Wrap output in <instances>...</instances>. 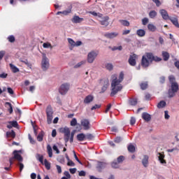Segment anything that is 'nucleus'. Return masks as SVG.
<instances>
[{
  "instance_id": "1",
  "label": "nucleus",
  "mask_w": 179,
  "mask_h": 179,
  "mask_svg": "<svg viewBox=\"0 0 179 179\" xmlns=\"http://www.w3.org/2000/svg\"><path fill=\"white\" fill-rule=\"evenodd\" d=\"M112 79L110 97H114L118 92L122 90V85L121 83L124 80V72L120 73L119 78H117V75H113Z\"/></svg>"
},
{
  "instance_id": "2",
  "label": "nucleus",
  "mask_w": 179,
  "mask_h": 179,
  "mask_svg": "<svg viewBox=\"0 0 179 179\" xmlns=\"http://www.w3.org/2000/svg\"><path fill=\"white\" fill-rule=\"evenodd\" d=\"M153 61H155V62H160L162 58L155 56L152 52H146L145 55L142 57L141 62V66H143V68H148L149 65H150Z\"/></svg>"
},
{
  "instance_id": "3",
  "label": "nucleus",
  "mask_w": 179,
  "mask_h": 179,
  "mask_svg": "<svg viewBox=\"0 0 179 179\" xmlns=\"http://www.w3.org/2000/svg\"><path fill=\"white\" fill-rule=\"evenodd\" d=\"M171 88L168 90V96L169 99H171L176 96V93L178 92V83L176 81V77L174 76H170L169 77Z\"/></svg>"
},
{
  "instance_id": "4",
  "label": "nucleus",
  "mask_w": 179,
  "mask_h": 179,
  "mask_svg": "<svg viewBox=\"0 0 179 179\" xmlns=\"http://www.w3.org/2000/svg\"><path fill=\"white\" fill-rule=\"evenodd\" d=\"M71 84L69 83H64L60 85L59 92L60 94L65 95L69 92Z\"/></svg>"
},
{
  "instance_id": "5",
  "label": "nucleus",
  "mask_w": 179,
  "mask_h": 179,
  "mask_svg": "<svg viewBox=\"0 0 179 179\" xmlns=\"http://www.w3.org/2000/svg\"><path fill=\"white\" fill-rule=\"evenodd\" d=\"M60 132L64 134V140L65 143L69 142V138L71 136V130L68 127H63L60 129Z\"/></svg>"
},
{
  "instance_id": "6",
  "label": "nucleus",
  "mask_w": 179,
  "mask_h": 179,
  "mask_svg": "<svg viewBox=\"0 0 179 179\" xmlns=\"http://www.w3.org/2000/svg\"><path fill=\"white\" fill-rule=\"evenodd\" d=\"M45 111L47 115V122L48 124H51L52 122V114H54L51 105H48L47 106Z\"/></svg>"
},
{
  "instance_id": "7",
  "label": "nucleus",
  "mask_w": 179,
  "mask_h": 179,
  "mask_svg": "<svg viewBox=\"0 0 179 179\" xmlns=\"http://www.w3.org/2000/svg\"><path fill=\"white\" fill-rule=\"evenodd\" d=\"M97 55H99V53L94 51L89 52L87 55V62H89V64H93L94 59L97 57Z\"/></svg>"
},
{
  "instance_id": "8",
  "label": "nucleus",
  "mask_w": 179,
  "mask_h": 179,
  "mask_svg": "<svg viewBox=\"0 0 179 179\" xmlns=\"http://www.w3.org/2000/svg\"><path fill=\"white\" fill-rule=\"evenodd\" d=\"M41 66L43 71H47L48 68H50V62L48 61V58L44 56L42 59Z\"/></svg>"
},
{
  "instance_id": "9",
  "label": "nucleus",
  "mask_w": 179,
  "mask_h": 179,
  "mask_svg": "<svg viewBox=\"0 0 179 179\" xmlns=\"http://www.w3.org/2000/svg\"><path fill=\"white\" fill-rule=\"evenodd\" d=\"M136 58H138V57L136 54L129 56L128 62L131 66H135L136 65Z\"/></svg>"
},
{
  "instance_id": "10",
  "label": "nucleus",
  "mask_w": 179,
  "mask_h": 179,
  "mask_svg": "<svg viewBox=\"0 0 179 179\" xmlns=\"http://www.w3.org/2000/svg\"><path fill=\"white\" fill-rule=\"evenodd\" d=\"M81 125L85 131L90 129V121L87 119H83L81 120Z\"/></svg>"
},
{
  "instance_id": "11",
  "label": "nucleus",
  "mask_w": 179,
  "mask_h": 179,
  "mask_svg": "<svg viewBox=\"0 0 179 179\" xmlns=\"http://www.w3.org/2000/svg\"><path fill=\"white\" fill-rule=\"evenodd\" d=\"M20 152H21L20 150V151L14 150L13 152V155L15 160H17L18 162H23V157L20 154H19L20 153Z\"/></svg>"
},
{
  "instance_id": "12",
  "label": "nucleus",
  "mask_w": 179,
  "mask_h": 179,
  "mask_svg": "<svg viewBox=\"0 0 179 179\" xmlns=\"http://www.w3.org/2000/svg\"><path fill=\"white\" fill-rule=\"evenodd\" d=\"M160 15L162 16V18L164 20H169L170 17L169 16V13H167V10L164 9H162L159 10Z\"/></svg>"
},
{
  "instance_id": "13",
  "label": "nucleus",
  "mask_w": 179,
  "mask_h": 179,
  "mask_svg": "<svg viewBox=\"0 0 179 179\" xmlns=\"http://www.w3.org/2000/svg\"><path fill=\"white\" fill-rule=\"evenodd\" d=\"M103 85L101 87V90L100 93H104V92H106V90H107V89L108 88V86H110V83L108 80H103Z\"/></svg>"
},
{
  "instance_id": "14",
  "label": "nucleus",
  "mask_w": 179,
  "mask_h": 179,
  "mask_svg": "<svg viewBox=\"0 0 179 179\" xmlns=\"http://www.w3.org/2000/svg\"><path fill=\"white\" fill-rule=\"evenodd\" d=\"M93 100H94V96H93L92 95H87L85 98L83 103L84 104H90V103H92Z\"/></svg>"
},
{
  "instance_id": "15",
  "label": "nucleus",
  "mask_w": 179,
  "mask_h": 179,
  "mask_svg": "<svg viewBox=\"0 0 179 179\" xmlns=\"http://www.w3.org/2000/svg\"><path fill=\"white\" fill-rule=\"evenodd\" d=\"M8 123L9 124L7 125V128H8V129H12V128H17V126L19 125L17 121H10Z\"/></svg>"
},
{
  "instance_id": "16",
  "label": "nucleus",
  "mask_w": 179,
  "mask_h": 179,
  "mask_svg": "<svg viewBox=\"0 0 179 179\" xmlns=\"http://www.w3.org/2000/svg\"><path fill=\"white\" fill-rule=\"evenodd\" d=\"M142 118H143V120H144V121H146V122H149V121H150V120H152V117L148 113H143Z\"/></svg>"
},
{
  "instance_id": "17",
  "label": "nucleus",
  "mask_w": 179,
  "mask_h": 179,
  "mask_svg": "<svg viewBox=\"0 0 179 179\" xmlns=\"http://www.w3.org/2000/svg\"><path fill=\"white\" fill-rule=\"evenodd\" d=\"M108 19H110L108 16L104 17L103 20L100 21L101 26H104V27H107V26L110 24V22H108Z\"/></svg>"
},
{
  "instance_id": "18",
  "label": "nucleus",
  "mask_w": 179,
  "mask_h": 179,
  "mask_svg": "<svg viewBox=\"0 0 179 179\" xmlns=\"http://www.w3.org/2000/svg\"><path fill=\"white\" fill-rule=\"evenodd\" d=\"M84 19L82 17H80L78 15H75L73 19L71 20L73 23H82L83 22Z\"/></svg>"
},
{
  "instance_id": "19",
  "label": "nucleus",
  "mask_w": 179,
  "mask_h": 179,
  "mask_svg": "<svg viewBox=\"0 0 179 179\" xmlns=\"http://www.w3.org/2000/svg\"><path fill=\"white\" fill-rule=\"evenodd\" d=\"M142 164L144 167H148L149 164V156L144 155L143 159H142Z\"/></svg>"
},
{
  "instance_id": "20",
  "label": "nucleus",
  "mask_w": 179,
  "mask_h": 179,
  "mask_svg": "<svg viewBox=\"0 0 179 179\" xmlns=\"http://www.w3.org/2000/svg\"><path fill=\"white\" fill-rule=\"evenodd\" d=\"M117 36H118V34L115 32L106 33L104 34V36L106 37V38H115Z\"/></svg>"
},
{
  "instance_id": "21",
  "label": "nucleus",
  "mask_w": 179,
  "mask_h": 179,
  "mask_svg": "<svg viewBox=\"0 0 179 179\" xmlns=\"http://www.w3.org/2000/svg\"><path fill=\"white\" fill-rule=\"evenodd\" d=\"M136 34L138 37H145L146 31L144 29H140L136 31Z\"/></svg>"
},
{
  "instance_id": "22",
  "label": "nucleus",
  "mask_w": 179,
  "mask_h": 179,
  "mask_svg": "<svg viewBox=\"0 0 179 179\" xmlns=\"http://www.w3.org/2000/svg\"><path fill=\"white\" fill-rule=\"evenodd\" d=\"M159 161L162 164H166V160L164 159V154H162V152H159Z\"/></svg>"
},
{
  "instance_id": "23",
  "label": "nucleus",
  "mask_w": 179,
  "mask_h": 179,
  "mask_svg": "<svg viewBox=\"0 0 179 179\" xmlns=\"http://www.w3.org/2000/svg\"><path fill=\"white\" fill-rule=\"evenodd\" d=\"M169 20H171V23H173L176 27L179 28L178 19H177V17H170Z\"/></svg>"
},
{
  "instance_id": "24",
  "label": "nucleus",
  "mask_w": 179,
  "mask_h": 179,
  "mask_svg": "<svg viewBox=\"0 0 179 179\" xmlns=\"http://www.w3.org/2000/svg\"><path fill=\"white\" fill-rule=\"evenodd\" d=\"M77 139L79 142H83L86 139V135L83 133L79 134L77 135Z\"/></svg>"
},
{
  "instance_id": "25",
  "label": "nucleus",
  "mask_w": 179,
  "mask_h": 179,
  "mask_svg": "<svg viewBox=\"0 0 179 179\" xmlns=\"http://www.w3.org/2000/svg\"><path fill=\"white\" fill-rule=\"evenodd\" d=\"M45 133L41 131L36 137V139L38 142H43V139L44 138Z\"/></svg>"
},
{
  "instance_id": "26",
  "label": "nucleus",
  "mask_w": 179,
  "mask_h": 179,
  "mask_svg": "<svg viewBox=\"0 0 179 179\" xmlns=\"http://www.w3.org/2000/svg\"><path fill=\"white\" fill-rule=\"evenodd\" d=\"M148 29L150 31H152V32H155L156 31V30H157V28L153 24H148Z\"/></svg>"
},
{
  "instance_id": "27",
  "label": "nucleus",
  "mask_w": 179,
  "mask_h": 179,
  "mask_svg": "<svg viewBox=\"0 0 179 179\" xmlns=\"http://www.w3.org/2000/svg\"><path fill=\"white\" fill-rule=\"evenodd\" d=\"M6 136L7 138H9V136H10L11 138H15L16 137V133L13 130H11V131H7Z\"/></svg>"
},
{
  "instance_id": "28",
  "label": "nucleus",
  "mask_w": 179,
  "mask_h": 179,
  "mask_svg": "<svg viewBox=\"0 0 179 179\" xmlns=\"http://www.w3.org/2000/svg\"><path fill=\"white\" fill-rule=\"evenodd\" d=\"M106 166H107L106 162H99L96 169H98V170H101L103 169H106Z\"/></svg>"
},
{
  "instance_id": "29",
  "label": "nucleus",
  "mask_w": 179,
  "mask_h": 179,
  "mask_svg": "<svg viewBox=\"0 0 179 179\" xmlns=\"http://www.w3.org/2000/svg\"><path fill=\"white\" fill-rule=\"evenodd\" d=\"M10 68L13 73H17L19 72V68L16 67L13 64H10Z\"/></svg>"
},
{
  "instance_id": "30",
  "label": "nucleus",
  "mask_w": 179,
  "mask_h": 179,
  "mask_svg": "<svg viewBox=\"0 0 179 179\" xmlns=\"http://www.w3.org/2000/svg\"><path fill=\"white\" fill-rule=\"evenodd\" d=\"M162 57L164 59V61H169V58H170V54H169V52H162Z\"/></svg>"
},
{
  "instance_id": "31",
  "label": "nucleus",
  "mask_w": 179,
  "mask_h": 179,
  "mask_svg": "<svg viewBox=\"0 0 179 179\" xmlns=\"http://www.w3.org/2000/svg\"><path fill=\"white\" fill-rule=\"evenodd\" d=\"M69 44H70V50H73V48L75 47L76 42L73 41V39L69 38H68Z\"/></svg>"
},
{
  "instance_id": "32",
  "label": "nucleus",
  "mask_w": 179,
  "mask_h": 179,
  "mask_svg": "<svg viewBox=\"0 0 179 179\" xmlns=\"http://www.w3.org/2000/svg\"><path fill=\"white\" fill-rule=\"evenodd\" d=\"M156 16H157V12H156V10L150 11L149 17H150V19H155V17H156Z\"/></svg>"
},
{
  "instance_id": "33",
  "label": "nucleus",
  "mask_w": 179,
  "mask_h": 179,
  "mask_svg": "<svg viewBox=\"0 0 179 179\" xmlns=\"http://www.w3.org/2000/svg\"><path fill=\"white\" fill-rule=\"evenodd\" d=\"M47 151H48L49 157H52V148H51V145H47Z\"/></svg>"
},
{
  "instance_id": "34",
  "label": "nucleus",
  "mask_w": 179,
  "mask_h": 179,
  "mask_svg": "<svg viewBox=\"0 0 179 179\" xmlns=\"http://www.w3.org/2000/svg\"><path fill=\"white\" fill-rule=\"evenodd\" d=\"M129 103L130 106H136L138 104V99H130L129 100Z\"/></svg>"
},
{
  "instance_id": "35",
  "label": "nucleus",
  "mask_w": 179,
  "mask_h": 179,
  "mask_svg": "<svg viewBox=\"0 0 179 179\" xmlns=\"http://www.w3.org/2000/svg\"><path fill=\"white\" fill-rule=\"evenodd\" d=\"M166 103L164 101H161L159 103L157 104V108H164L166 107Z\"/></svg>"
},
{
  "instance_id": "36",
  "label": "nucleus",
  "mask_w": 179,
  "mask_h": 179,
  "mask_svg": "<svg viewBox=\"0 0 179 179\" xmlns=\"http://www.w3.org/2000/svg\"><path fill=\"white\" fill-rule=\"evenodd\" d=\"M43 164L45 165V169L48 170H51V164L48 162V160L45 159Z\"/></svg>"
},
{
  "instance_id": "37",
  "label": "nucleus",
  "mask_w": 179,
  "mask_h": 179,
  "mask_svg": "<svg viewBox=\"0 0 179 179\" xmlns=\"http://www.w3.org/2000/svg\"><path fill=\"white\" fill-rule=\"evenodd\" d=\"M5 106H8V111L10 114H12V113H13V107L12 106V103H10V102H6Z\"/></svg>"
},
{
  "instance_id": "38",
  "label": "nucleus",
  "mask_w": 179,
  "mask_h": 179,
  "mask_svg": "<svg viewBox=\"0 0 179 179\" xmlns=\"http://www.w3.org/2000/svg\"><path fill=\"white\" fill-rule=\"evenodd\" d=\"M128 151L130 152V153H135V146L132 144H130L127 147Z\"/></svg>"
},
{
  "instance_id": "39",
  "label": "nucleus",
  "mask_w": 179,
  "mask_h": 179,
  "mask_svg": "<svg viewBox=\"0 0 179 179\" xmlns=\"http://www.w3.org/2000/svg\"><path fill=\"white\" fill-rule=\"evenodd\" d=\"M71 12H72V10L69 9V10H66L64 11H58L57 13V15H61V13H62V15H69V13H71Z\"/></svg>"
},
{
  "instance_id": "40",
  "label": "nucleus",
  "mask_w": 179,
  "mask_h": 179,
  "mask_svg": "<svg viewBox=\"0 0 179 179\" xmlns=\"http://www.w3.org/2000/svg\"><path fill=\"white\" fill-rule=\"evenodd\" d=\"M140 87H141V90H146V89H148V83L147 82L142 83L140 85Z\"/></svg>"
},
{
  "instance_id": "41",
  "label": "nucleus",
  "mask_w": 179,
  "mask_h": 179,
  "mask_svg": "<svg viewBox=\"0 0 179 179\" xmlns=\"http://www.w3.org/2000/svg\"><path fill=\"white\" fill-rule=\"evenodd\" d=\"M111 167H113V169H118L120 164L117 161H114L111 163Z\"/></svg>"
},
{
  "instance_id": "42",
  "label": "nucleus",
  "mask_w": 179,
  "mask_h": 179,
  "mask_svg": "<svg viewBox=\"0 0 179 179\" xmlns=\"http://www.w3.org/2000/svg\"><path fill=\"white\" fill-rule=\"evenodd\" d=\"M106 68L108 71H113L114 69V66H113V64L108 63L106 64Z\"/></svg>"
},
{
  "instance_id": "43",
  "label": "nucleus",
  "mask_w": 179,
  "mask_h": 179,
  "mask_svg": "<svg viewBox=\"0 0 179 179\" xmlns=\"http://www.w3.org/2000/svg\"><path fill=\"white\" fill-rule=\"evenodd\" d=\"M120 22L123 26H126L127 27L129 26V22L127 20H120Z\"/></svg>"
},
{
  "instance_id": "44",
  "label": "nucleus",
  "mask_w": 179,
  "mask_h": 179,
  "mask_svg": "<svg viewBox=\"0 0 179 179\" xmlns=\"http://www.w3.org/2000/svg\"><path fill=\"white\" fill-rule=\"evenodd\" d=\"M124 160H125V157L120 155V157H117V163H119V164L120 163H122V162H124Z\"/></svg>"
},
{
  "instance_id": "45",
  "label": "nucleus",
  "mask_w": 179,
  "mask_h": 179,
  "mask_svg": "<svg viewBox=\"0 0 179 179\" xmlns=\"http://www.w3.org/2000/svg\"><path fill=\"white\" fill-rule=\"evenodd\" d=\"M148 23H149V18L148 17H144L143 20H142V24L143 26H146L148 24Z\"/></svg>"
},
{
  "instance_id": "46",
  "label": "nucleus",
  "mask_w": 179,
  "mask_h": 179,
  "mask_svg": "<svg viewBox=\"0 0 179 179\" xmlns=\"http://www.w3.org/2000/svg\"><path fill=\"white\" fill-rule=\"evenodd\" d=\"M78 124V120H76V118H73L71 121V127H76Z\"/></svg>"
},
{
  "instance_id": "47",
  "label": "nucleus",
  "mask_w": 179,
  "mask_h": 179,
  "mask_svg": "<svg viewBox=\"0 0 179 179\" xmlns=\"http://www.w3.org/2000/svg\"><path fill=\"white\" fill-rule=\"evenodd\" d=\"M94 138V136L92 134H87L85 135V139H88L89 141H92Z\"/></svg>"
},
{
  "instance_id": "48",
  "label": "nucleus",
  "mask_w": 179,
  "mask_h": 179,
  "mask_svg": "<svg viewBox=\"0 0 179 179\" xmlns=\"http://www.w3.org/2000/svg\"><path fill=\"white\" fill-rule=\"evenodd\" d=\"M43 48H52V45H51V43H44L43 44Z\"/></svg>"
},
{
  "instance_id": "49",
  "label": "nucleus",
  "mask_w": 179,
  "mask_h": 179,
  "mask_svg": "<svg viewBox=\"0 0 179 179\" xmlns=\"http://www.w3.org/2000/svg\"><path fill=\"white\" fill-rule=\"evenodd\" d=\"M113 51H117V50H118L119 51H122V46L120 45V46H115L113 48Z\"/></svg>"
},
{
  "instance_id": "50",
  "label": "nucleus",
  "mask_w": 179,
  "mask_h": 179,
  "mask_svg": "<svg viewBox=\"0 0 179 179\" xmlns=\"http://www.w3.org/2000/svg\"><path fill=\"white\" fill-rule=\"evenodd\" d=\"M8 40L10 43H15V36L13 35H11L8 37Z\"/></svg>"
},
{
  "instance_id": "51",
  "label": "nucleus",
  "mask_w": 179,
  "mask_h": 179,
  "mask_svg": "<svg viewBox=\"0 0 179 179\" xmlns=\"http://www.w3.org/2000/svg\"><path fill=\"white\" fill-rule=\"evenodd\" d=\"M85 62H79V63H78L77 64H76L75 66H74V68L76 69H78V68H80V66L81 65H83L84 64H85Z\"/></svg>"
},
{
  "instance_id": "52",
  "label": "nucleus",
  "mask_w": 179,
  "mask_h": 179,
  "mask_svg": "<svg viewBox=\"0 0 179 179\" xmlns=\"http://www.w3.org/2000/svg\"><path fill=\"white\" fill-rule=\"evenodd\" d=\"M67 166H71V167H74V166H75V162H73L72 160H69V161H68V162H67Z\"/></svg>"
},
{
  "instance_id": "53",
  "label": "nucleus",
  "mask_w": 179,
  "mask_h": 179,
  "mask_svg": "<svg viewBox=\"0 0 179 179\" xmlns=\"http://www.w3.org/2000/svg\"><path fill=\"white\" fill-rule=\"evenodd\" d=\"M121 141H122V138L117 136L115 138L114 142H115V143H120V142H121Z\"/></svg>"
},
{
  "instance_id": "54",
  "label": "nucleus",
  "mask_w": 179,
  "mask_h": 179,
  "mask_svg": "<svg viewBox=\"0 0 179 179\" xmlns=\"http://www.w3.org/2000/svg\"><path fill=\"white\" fill-rule=\"evenodd\" d=\"M136 122V119H135V117H131L130 119V124L131 125H135V123Z\"/></svg>"
},
{
  "instance_id": "55",
  "label": "nucleus",
  "mask_w": 179,
  "mask_h": 179,
  "mask_svg": "<svg viewBox=\"0 0 179 179\" xmlns=\"http://www.w3.org/2000/svg\"><path fill=\"white\" fill-rule=\"evenodd\" d=\"M100 107H101V105L95 104L94 106L91 108V110L92 111H93V110H97V108H100Z\"/></svg>"
},
{
  "instance_id": "56",
  "label": "nucleus",
  "mask_w": 179,
  "mask_h": 179,
  "mask_svg": "<svg viewBox=\"0 0 179 179\" xmlns=\"http://www.w3.org/2000/svg\"><path fill=\"white\" fill-rule=\"evenodd\" d=\"M18 166H20V173H22V171H23V169H24V165L23 164V163H18Z\"/></svg>"
},
{
  "instance_id": "57",
  "label": "nucleus",
  "mask_w": 179,
  "mask_h": 179,
  "mask_svg": "<svg viewBox=\"0 0 179 179\" xmlns=\"http://www.w3.org/2000/svg\"><path fill=\"white\" fill-rule=\"evenodd\" d=\"M38 161L40 162V163H41V164H44V157L43 155L40 156V155H38Z\"/></svg>"
},
{
  "instance_id": "58",
  "label": "nucleus",
  "mask_w": 179,
  "mask_h": 179,
  "mask_svg": "<svg viewBox=\"0 0 179 179\" xmlns=\"http://www.w3.org/2000/svg\"><path fill=\"white\" fill-rule=\"evenodd\" d=\"M0 78L1 79H6V78H8V73H3L0 74Z\"/></svg>"
},
{
  "instance_id": "59",
  "label": "nucleus",
  "mask_w": 179,
  "mask_h": 179,
  "mask_svg": "<svg viewBox=\"0 0 179 179\" xmlns=\"http://www.w3.org/2000/svg\"><path fill=\"white\" fill-rule=\"evenodd\" d=\"M164 117H165V120H169V118H170V115H169L168 110L164 111Z\"/></svg>"
},
{
  "instance_id": "60",
  "label": "nucleus",
  "mask_w": 179,
  "mask_h": 179,
  "mask_svg": "<svg viewBox=\"0 0 179 179\" xmlns=\"http://www.w3.org/2000/svg\"><path fill=\"white\" fill-rule=\"evenodd\" d=\"M5 51L1 50L0 51V61L2 60V58L5 56Z\"/></svg>"
},
{
  "instance_id": "61",
  "label": "nucleus",
  "mask_w": 179,
  "mask_h": 179,
  "mask_svg": "<svg viewBox=\"0 0 179 179\" xmlns=\"http://www.w3.org/2000/svg\"><path fill=\"white\" fill-rule=\"evenodd\" d=\"M15 157H12L9 159L10 166H12L15 162Z\"/></svg>"
},
{
  "instance_id": "62",
  "label": "nucleus",
  "mask_w": 179,
  "mask_h": 179,
  "mask_svg": "<svg viewBox=\"0 0 179 179\" xmlns=\"http://www.w3.org/2000/svg\"><path fill=\"white\" fill-rule=\"evenodd\" d=\"M151 97H152V96L150 95V94H149V93L145 94V100H150Z\"/></svg>"
},
{
  "instance_id": "63",
  "label": "nucleus",
  "mask_w": 179,
  "mask_h": 179,
  "mask_svg": "<svg viewBox=\"0 0 179 179\" xmlns=\"http://www.w3.org/2000/svg\"><path fill=\"white\" fill-rule=\"evenodd\" d=\"M7 90H8V93H9V94H14V92H13V90L10 87H8L7 88Z\"/></svg>"
},
{
  "instance_id": "64",
  "label": "nucleus",
  "mask_w": 179,
  "mask_h": 179,
  "mask_svg": "<svg viewBox=\"0 0 179 179\" xmlns=\"http://www.w3.org/2000/svg\"><path fill=\"white\" fill-rule=\"evenodd\" d=\"M174 65L177 69H179V61H176L174 62Z\"/></svg>"
}]
</instances>
